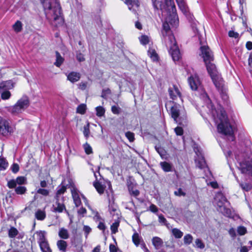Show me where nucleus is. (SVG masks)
Wrapping results in <instances>:
<instances>
[{
    "instance_id": "nucleus-1",
    "label": "nucleus",
    "mask_w": 252,
    "mask_h": 252,
    "mask_svg": "<svg viewBox=\"0 0 252 252\" xmlns=\"http://www.w3.org/2000/svg\"><path fill=\"white\" fill-rule=\"evenodd\" d=\"M154 7L162 11V15L167 13V16L162 25V42L169 49V52L174 61H179L181 54L177 45L174 36L170 30V26L176 28L179 20L176 14V9L173 0H155Z\"/></svg>"
},
{
    "instance_id": "nucleus-2",
    "label": "nucleus",
    "mask_w": 252,
    "mask_h": 252,
    "mask_svg": "<svg viewBox=\"0 0 252 252\" xmlns=\"http://www.w3.org/2000/svg\"><path fill=\"white\" fill-rule=\"evenodd\" d=\"M201 97L204 99L207 104V107L209 109V112L217 125L218 132L222 135L229 136V140L234 141L233 127L229 122L223 108L220 106H218L217 108H214L208 94L203 90H201Z\"/></svg>"
},
{
    "instance_id": "nucleus-3",
    "label": "nucleus",
    "mask_w": 252,
    "mask_h": 252,
    "mask_svg": "<svg viewBox=\"0 0 252 252\" xmlns=\"http://www.w3.org/2000/svg\"><path fill=\"white\" fill-rule=\"evenodd\" d=\"M43 6L46 17L52 25L58 26L63 23L59 0H43Z\"/></svg>"
},
{
    "instance_id": "nucleus-4",
    "label": "nucleus",
    "mask_w": 252,
    "mask_h": 252,
    "mask_svg": "<svg viewBox=\"0 0 252 252\" xmlns=\"http://www.w3.org/2000/svg\"><path fill=\"white\" fill-rule=\"evenodd\" d=\"M208 73L217 89L220 92L222 99L224 101L228 99L226 89L224 86L223 81L218 72L216 66L212 62L205 63Z\"/></svg>"
},
{
    "instance_id": "nucleus-5",
    "label": "nucleus",
    "mask_w": 252,
    "mask_h": 252,
    "mask_svg": "<svg viewBox=\"0 0 252 252\" xmlns=\"http://www.w3.org/2000/svg\"><path fill=\"white\" fill-rule=\"evenodd\" d=\"M167 109L170 110V113L174 121L177 123L179 120L185 114L184 108L181 105L177 104L174 101H169L166 104Z\"/></svg>"
},
{
    "instance_id": "nucleus-6",
    "label": "nucleus",
    "mask_w": 252,
    "mask_h": 252,
    "mask_svg": "<svg viewBox=\"0 0 252 252\" xmlns=\"http://www.w3.org/2000/svg\"><path fill=\"white\" fill-rule=\"evenodd\" d=\"M214 199L218 211L227 217H231L232 212L231 210L226 207V204L227 201L223 194L220 192H218L216 194Z\"/></svg>"
},
{
    "instance_id": "nucleus-7",
    "label": "nucleus",
    "mask_w": 252,
    "mask_h": 252,
    "mask_svg": "<svg viewBox=\"0 0 252 252\" xmlns=\"http://www.w3.org/2000/svg\"><path fill=\"white\" fill-rule=\"evenodd\" d=\"M241 158H243V154L235 156L238 162L237 166L242 173L252 176V157L243 159Z\"/></svg>"
},
{
    "instance_id": "nucleus-8",
    "label": "nucleus",
    "mask_w": 252,
    "mask_h": 252,
    "mask_svg": "<svg viewBox=\"0 0 252 252\" xmlns=\"http://www.w3.org/2000/svg\"><path fill=\"white\" fill-rule=\"evenodd\" d=\"M29 105V100L27 96H23L18 100L13 106L8 108V111L14 115H18L24 111Z\"/></svg>"
},
{
    "instance_id": "nucleus-9",
    "label": "nucleus",
    "mask_w": 252,
    "mask_h": 252,
    "mask_svg": "<svg viewBox=\"0 0 252 252\" xmlns=\"http://www.w3.org/2000/svg\"><path fill=\"white\" fill-rule=\"evenodd\" d=\"M14 87L13 84L10 81L3 82L0 83V93L1 97L3 100L9 99L11 96V93L9 90Z\"/></svg>"
},
{
    "instance_id": "nucleus-10",
    "label": "nucleus",
    "mask_w": 252,
    "mask_h": 252,
    "mask_svg": "<svg viewBox=\"0 0 252 252\" xmlns=\"http://www.w3.org/2000/svg\"><path fill=\"white\" fill-rule=\"evenodd\" d=\"M14 128L9 125L8 121L0 119V134L8 136L14 132Z\"/></svg>"
},
{
    "instance_id": "nucleus-11",
    "label": "nucleus",
    "mask_w": 252,
    "mask_h": 252,
    "mask_svg": "<svg viewBox=\"0 0 252 252\" xmlns=\"http://www.w3.org/2000/svg\"><path fill=\"white\" fill-rule=\"evenodd\" d=\"M194 151L196 154V156L195 157V162L196 166L200 169L207 168L202 151L198 148H194Z\"/></svg>"
},
{
    "instance_id": "nucleus-12",
    "label": "nucleus",
    "mask_w": 252,
    "mask_h": 252,
    "mask_svg": "<svg viewBox=\"0 0 252 252\" xmlns=\"http://www.w3.org/2000/svg\"><path fill=\"white\" fill-rule=\"evenodd\" d=\"M202 57L205 63L212 62L214 60L213 54L208 46H202L200 47Z\"/></svg>"
},
{
    "instance_id": "nucleus-13",
    "label": "nucleus",
    "mask_w": 252,
    "mask_h": 252,
    "mask_svg": "<svg viewBox=\"0 0 252 252\" xmlns=\"http://www.w3.org/2000/svg\"><path fill=\"white\" fill-rule=\"evenodd\" d=\"M53 211L58 213H62L64 210L67 215L68 212L66 210L65 206L63 203V198L56 197V201L53 205Z\"/></svg>"
},
{
    "instance_id": "nucleus-14",
    "label": "nucleus",
    "mask_w": 252,
    "mask_h": 252,
    "mask_svg": "<svg viewBox=\"0 0 252 252\" xmlns=\"http://www.w3.org/2000/svg\"><path fill=\"white\" fill-rule=\"evenodd\" d=\"M190 87L192 90L201 89V83L196 75H191L188 79Z\"/></svg>"
},
{
    "instance_id": "nucleus-15",
    "label": "nucleus",
    "mask_w": 252,
    "mask_h": 252,
    "mask_svg": "<svg viewBox=\"0 0 252 252\" xmlns=\"http://www.w3.org/2000/svg\"><path fill=\"white\" fill-rule=\"evenodd\" d=\"M176 2L181 11L190 20H192V15L189 11L185 0H176Z\"/></svg>"
},
{
    "instance_id": "nucleus-16",
    "label": "nucleus",
    "mask_w": 252,
    "mask_h": 252,
    "mask_svg": "<svg viewBox=\"0 0 252 252\" xmlns=\"http://www.w3.org/2000/svg\"><path fill=\"white\" fill-rule=\"evenodd\" d=\"M73 201L76 207L79 206L81 204L80 193L78 190L75 187H71L70 189Z\"/></svg>"
},
{
    "instance_id": "nucleus-17",
    "label": "nucleus",
    "mask_w": 252,
    "mask_h": 252,
    "mask_svg": "<svg viewBox=\"0 0 252 252\" xmlns=\"http://www.w3.org/2000/svg\"><path fill=\"white\" fill-rule=\"evenodd\" d=\"M89 209L92 211L93 214L94 215V220L96 221L99 222L97 227L101 230L104 231L106 228V226L104 224V220L101 218L97 212L93 210L90 206H88Z\"/></svg>"
},
{
    "instance_id": "nucleus-18",
    "label": "nucleus",
    "mask_w": 252,
    "mask_h": 252,
    "mask_svg": "<svg viewBox=\"0 0 252 252\" xmlns=\"http://www.w3.org/2000/svg\"><path fill=\"white\" fill-rule=\"evenodd\" d=\"M168 92L170 98L173 100H176L178 97H179L182 101L181 97V94L178 88L175 86L170 87L168 89Z\"/></svg>"
},
{
    "instance_id": "nucleus-19",
    "label": "nucleus",
    "mask_w": 252,
    "mask_h": 252,
    "mask_svg": "<svg viewBox=\"0 0 252 252\" xmlns=\"http://www.w3.org/2000/svg\"><path fill=\"white\" fill-rule=\"evenodd\" d=\"M80 77V74L76 72H71L67 75V79L73 83L78 81Z\"/></svg>"
},
{
    "instance_id": "nucleus-20",
    "label": "nucleus",
    "mask_w": 252,
    "mask_h": 252,
    "mask_svg": "<svg viewBox=\"0 0 252 252\" xmlns=\"http://www.w3.org/2000/svg\"><path fill=\"white\" fill-rule=\"evenodd\" d=\"M152 244L157 250L159 249L163 245V241L158 237H154L152 239Z\"/></svg>"
},
{
    "instance_id": "nucleus-21",
    "label": "nucleus",
    "mask_w": 252,
    "mask_h": 252,
    "mask_svg": "<svg viewBox=\"0 0 252 252\" xmlns=\"http://www.w3.org/2000/svg\"><path fill=\"white\" fill-rule=\"evenodd\" d=\"M35 217L37 220H43L46 217V213L44 210L38 209L35 213Z\"/></svg>"
},
{
    "instance_id": "nucleus-22",
    "label": "nucleus",
    "mask_w": 252,
    "mask_h": 252,
    "mask_svg": "<svg viewBox=\"0 0 252 252\" xmlns=\"http://www.w3.org/2000/svg\"><path fill=\"white\" fill-rule=\"evenodd\" d=\"M59 237L63 239H67L69 237V233L68 230L64 228H61L59 231Z\"/></svg>"
},
{
    "instance_id": "nucleus-23",
    "label": "nucleus",
    "mask_w": 252,
    "mask_h": 252,
    "mask_svg": "<svg viewBox=\"0 0 252 252\" xmlns=\"http://www.w3.org/2000/svg\"><path fill=\"white\" fill-rule=\"evenodd\" d=\"M57 245L60 251L65 252L67 248L66 242L63 240H60L57 241Z\"/></svg>"
},
{
    "instance_id": "nucleus-24",
    "label": "nucleus",
    "mask_w": 252,
    "mask_h": 252,
    "mask_svg": "<svg viewBox=\"0 0 252 252\" xmlns=\"http://www.w3.org/2000/svg\"><path fill=\"white\" fill-rule=\"evenodd\" d=\"M55 54L56 62L54 63V64L57 67H60L63 63L64 59L58 51H56Z\"/></svg>"
},
{
    "instance_id": "nucleus-25",
    "label": "nucleus",
    "mask_w": 252,
    "mask_h": 252,
    "mask_svg": "<svg viewBox=\"0 0 252 252\" xmlns=\"http://www.w3.org/2000/svg\"><path fill=\"white\" fill-rule=\"evenodd\" d=\"M125 3L128 5L129 10H131L133 7L138 8L139 6V2L138 0H125Z\"/></svg>"
},
{
    "instance_id": "nucleus-26",
    "label": "nucleus",
    "mask_w": 252,
    "mask_h": 252,
    "mask_svg": "<svg viewBox=\"0 0 252 252\" xmlns=\"http://www.w3.org/2000/svg\"><path fill=\"white\" fill-rule=\"evenodd\" d=\"M38 236V242L39 244L47 241L45 238V232L44 231H40L37 232Z\"/></svg>"
},
{
    "instance_id": "nucleus-27",
    "label": "nucleus",
    "mask_w": 252,
    "mask_h": 252,
    "mask_svg": "<svg viewBox=\"0 0 252 252\" xmlns=\"http://www.w3.org/2000/svg\"><path fill=\"white\" fill-rule=\"evenodd\" d=\"M94 186L99 194H102L103 193L105 188L104 186L101 183L97 182H94Z\"/></svg>"
},
{
    "instance_id": "nucleus-28",
    "label": "nucleus",
    "mask_w": 252,
    "mask_h": 252,
    "mask_svg": "<svg viewBox=\"0 0 252 252\" xmlns=\"http://www.w3.org/2000/svg\"><path fill=\"white\" fill-rule=\"evenodd\" d=\"M120 225V221L118 220H115L110 226L112 234H115L118 232V228Z\"/></svg>"
},
{
    "instance_id": "nucleus-29",
    "label": "nucleus",
    "mask_w": 252,
    "mask_h": 252,
    "mask_svg": "<svg viewBox=\"0 0 252 252\" xmlns=\"http://www.w3.org/2000/svg\"><path fill=\"white\" fill-rule=\"evenodd\" d=\"M172 233L174 236L177 239L182 238L183 235V232L176 228L172 229Z\"/></svg>"
},
{
    "instance_id": "nucleus-30",
    "label": "nucleus",
    "mask_w": 252,
    "mask_h": 252,
    "mask_svg": "<svg viewBox=\"0 0 252 252\" xmlns=\"http://www.w3.org/2000/svg\"><path fill=\"white\" fill-rule=\"evenodd\" d=\"M160 164L161 165L162 169L165 172H169L171 171L172 166L169 163L164 161L160 162Z\"/></svg>"
},
{
    "instance_id": "nucleus-31",
    "label": "nucleus",
    "mask_w": 252,
    "mask_h": 252,
    "mask_svg": "<svg viewBox=\"0 0 252 252\" xmlns=\"http://www.w3.org/2000/svg\"><path fill=\"white\" fill-rule=\"evenodd\" d=\"M13 29L16 32H19L22 31V24L21 21H17L13 25Z\"/></svg>"
},
{
    "instance_id": "nucleus-32",
    "label": "nucleus",
    "mask_w": 252,
    "mask_h": 252,
    "mask_svg": "<svg viewBox=\"0 0 252 252\" xmlns=\"http://www.w3.org/2000/svg\"><path fill=\"white\" fill-rule=\"evenodd\" d=\"M71 242L72 245L77 247L82 244V240L81 238H78L76 236H74L71 239Z\"/></svg>"
},
{
    "instance_id": "nucleus-33",
    "label": "nucleus",
    "mask_w": 252,
    "mask_h": 252,
    "mask_svg": "<svg viewBox=\"0 0 252 252\" xmlns=\"http://www.w3.org/2000/svg\"><path fill=\"white\" fill-rule=\"evenodd\" d=\"M148 52L149 56L153 61L158 60V55L154 49L149 48Z\"/></svg>"
},
{
    "instance_id": "nucleus-34",
    "label": "nucleus",
    "mask_w": 252,
    "mask_h": 252,
    "mask_svg": "<svg viewBox=\"0 0 252 252\" xmlns=\"http://www.w3.org/2000/svg\"><path fill=\"white\" fill-rule=\"evenodd\" d=\"M8 162L3 158H0V170H4L8 167Z\"/></svg>"
},
{
    "instance_id": "nucleus-35",
    "label": "nucleus",
    "mask_w": 252,
    "mask_h": 252,
    "mask_svg": "<svg viewBox=\"0 0 252 252\" xmlns=\"http://www.w3.org/2000/svg\"><path fill=\"white\" fill-rule=\"evenodd\" d=\"M18 233V231L17 229L14 227H11L8 231V235L10 238L15 237L16 235H17Z\"/></svg>"
},
{
    "instance_id": "nucleus-36",
    "label": "nucleus",
    "mask_w": 252,
    "mask_h": 252,
    "mask_svg": "<svg viewBox=\"0 0 252 252\" xmlns=\"http://www.w3.org/2000/svg\"><path fill=\"white\" fill-rule=\"evenodd\" d=\"M193 240V237L190 234H187L184 237V242L186 245L190 244Z\"/></svg>"
},
{
    "instance_id": "nucleus-37",
    "label": "nucleus",
    "mask_w": 252,
    "mask_h": 252,
    "mask_svg": "<svg viewBox=\"0 0 252 252\" xmlns=\"http://www.w3.org/2000/svg\"><path fill=\"white\" fill-rule=\"evenodd\" d=\"M140 43L143 45H146L149 42L150 39L149 36L145 35H141L139 38Z\"/></svg>"
},
{
    "instance_id": "nucleus-38",
    "label": "nucleus",
    "mask_w": 252,
    "mask_h": 252,
    "mask_svg": "<svg viewBox=\"0 0 252 252\" xmlns=\"http://www.w3.org/2000/svg\"><path fill=\"white\" fill-rule=\"evenodd\" d=\"M27 190V189L24 186H19L15 188V191L17 194H23Z\"/></svg>"
},
{
    "instance_id": "nucleus-39",
    "label": "nucleus",
    "mask_w": 252,
    "mask_h": 252,
    "mask_svg": "<svg viewBox=\"0 0 252 252\" xmlns=\"http://www.w3.org/2000/svg\"><path fill=\"white\" fill-rule=\"evenodd\" d=\"M86 110V105L84 104L79 105L77 108V112L81 114H84Z\"/></svg>"
},
{
    "instance_id": "nucleus-40",
    "label": "nucleus",
    "mask_w": 252,
    "mask_h": 252,
    "mask_svg": "<svg viewBox=\"0 0 252 252\" xmlns=\"http://www.w3.org/2000/svg\"><path fill=\"white\" fill-rule=\"evenodd\" d=\"M240 186L244 191H249L252 189V186L248 183H240Z\"/></svg>"
},
{
    "instance_id": "nucleus-41",
    "label": "nucleus",
    "mask_w": 252,
    "mask_h": 252,
    "mask_svg": "<svg viewBox=\"0 0 252 252\" xmlns=\"http://www.w3.org/2000/svg\"><path fill=\"white\" fill-rule=\"evenodd\" d=\"M15 181H16L17 184L18 185H24L26 184L27 179L26 177L23 176L18 177Z\"/></svg>"
},
{
    "instance_id": "nucleus-42",
    "label": "nucleus",
    "mask_w": 252,
    "mask_h": 252,
    "mask_svg": "<svg viewBox=\"0 0 252 252\" xmlns=\"http://www.w3.org/2000/svg\"><path fill=\"white\" fill-rule=\"evenodd\" d=\"M95 110L96 111V115L98 117H101L104 114L105 110L102 107L97 106L95 108Z\"/></svg>"
},
{
    "instance_id": "nucleus-43",
    "label": "nucleus",
    "mask_w": 252,
    "mask_h": 252,
    "mask_svg": "<svg viewBox=\"0 0 252 252\" xmlns=\"http://www.w3.org/2000/svg\"><path fill=\"white\" fill-rule=\"evenodd\" d=\"M83 148H84L85 153L87 155H89V154L92 153V152H93L92 148L91 146L90 145V144H89L88 143H86L85 144H84Z\"/></svg>"
},
{
    "instance_id": "nucleus-44",
    "label": "nucleus",
    "mask_w": 252,
    "mask_h": 252,
    "mask_svg": "<svg viewBox=\"0 0 252 252\" xmlns=\"http://www.w3.org/2000/svg\"><path fill=\"white\" fill-rule=\"evenodd\" d=\"M132 241L134 244L137 247L140 243V239L137 233H134L132 236Z\"/></svg>"
},
{
    "instance_id": "nucleus-45",
    "label": "nucleus",
    "mask_w": 252,
    "mask_h": 252,
    "mask_svg": "<svg viewBox=\"0 0 252 252\" xmlns=\"http://www.w3.org/2000/svg\"><path fill=\"white\" fill-rule=\"evenodd\" d=\"M66 190V187L64 186H62L59 187L57 190L56 197L60 198L59 195L63 194Z\"/></svg>"
},
{
    "instance_id": "nucleus-46",
    "label": "nucleus",
    "mask_w": 252,
    "mask_h": 252,
    "mask_svg": "<svg viewBox=\"0 0 252 252\" xmlns=\"http://www.w3.org/2000/svg\"><path fill=\"white\" fill-rule=\"evenodd\" d=\"M126 136L130 142H133L134 138V134L131 132L127 131L125 134Z\"/></svg>"
},
{
    "instance_id": "nucleus-47",
    "label": "nucleus",
    "mask_w": 252,
    "mask_h": 252,
    "mask_svg": "<svg viewBox=\"0 0 252 252\" xmlns=\"http://www.w3.org/2000/svg\"><path fill=\"white\" fill-rule=\"evenodd\" d=\"M195 246L199 249H203L205 247L204 244L199 239H196L195 241Z\"/></svg>"
},
{
    "instance_id": "nucleus-48",
    "label": "nucleus",
    "mask_w": 252,
    "mask_h": 252,
    "mask_svg": "<svg viewBox=\"0 0 252 252\" xmlns=\"http://www.w3.org/2000/svg\"><path fill=\"white\" fill-rule=\"evenodd\" d=\"M237 232L240 235H243L247 232L246 228L242 226H239L237 228Z\"/></svg>"
},
{
    "instance_id": "nucleus-49",
    "label": "nucleus",
    "mask_w": 252,
    "mask_h": 252,
    "mask_svg": "<svg viewBox=\"0 0 252 252\" xmlns=\"http://www.w3.org/2000/svg\"><path fill=\"white\" fill-rule=\"evenodd\" d=\"M39 246H40V249L42 252L50 249L49 248V244L48 243L47 241L45 242L40 244Z\"/></svg>"
},
{
    "instance_id": "nucleus-50",
    "label": "nucleus",
    "mask_w": 252,
    "mask_h": 252,
    "mask_svg": "<svg viewBox=\"0 0 252 252\" xmlns=\"http://www.w3.org/2000/svg\"><path fill=\"white\" fill-rule=\"evenodd\" d=\"M17 185L15 180H10L7 182V187L9 189L15 188Z\"/></svg>"
},
{
    "instance_id": "nucleus-51",
    "label": "nucleus",
    "mask_w": 252,
    "mask_h": 252,
    "mask_svg": "<svg viewBox=\"0 0 252 252\" xmlns=\"http://www.w3.org/2000/svg\"><path fill=\"white\" fill-rule=\"evenodd\" d=\"M129 191L130 194L134 197H136V196H138L139 194V191L137 189L129 188Z\"/></svg>"
},
{
    "instance_id": "nucleus-52",
    "label": "nucleus",
    "mask_w": 252,
    "mask_h": 252,
    "mask_svg": "<svg viewBox=\"0 0 252 252\" xmlns=\"http://www.w3.org/2000/svg\"><path fill=\"white\" fill-rule=\"evenodd\" d=\"M37 193L41 194L44 196H47L49 191L48 190L43 189H39L37 190Z\"/></svg>"
},
{
    "instance_id": "nucleus-53",
    "label": "nucleus",
    "mask_w": 252,
    "mask_h": 252,
    "mask_svg": "<svg viewBox=\"0 0 252 252\" xmlns=\"http://www.w3.org/2000/svg\"><path fill=\"white\" fill-rule=\"evenodd\" d=\"M83 134L86 138H88L90 134V129L89 127V125L84 126L83 130Z\"/></svg>"
},
{
    "instance_id": "nucleus-54",
    "label": "nucleus",
    "mask_w": 252,
    "mask_h": 252,
    "mask_svg": "<svg viewBox=\"0 0 252 252\" xmlns=\"http://www.w3.org/2000/svg\"><path fill=\"white\" fill-rule=\"evenodd\" d=\"M11 169L12 170V171L14 173H17L19 170V165L17 163H13L11 167Z\"/></svg>"
},
{
    "instance_id": "nucleus-55",
    "label": "nucleus",
    "mask_w": 252,
    "mask_h": 252,
    "mask_svg": "<svg viewBox=\"0 0 252 252\" xmlns=\"http://www.w3.org/2000/svg\"><path fill=\"white\" fill-rule=\"evenodd\" d=\"M83 231H84L86 237L87 238L88 234L91 232L92 229L88 225H84L83 227Z\"/></svg>"
},
{
    "instance_id": "nucleus-56",
    "label": "nucleus",
    "mask_w": 252,
    "mask_h": 252,
    "mask_svg": "<svg viewBox=\"0 0 252 252\" xmlns=\"http://www.w3.org/2000/svg\"><path fill=\"white\" fill-rule=\"evenodd\" d=\"M174 194L176 196H185L186 193L184 192L181 189H179L177 190L174 191Z\"/></svg>"
},
{
    "instance_id": "nucleus-57",
    "label": "nucleus",
    "mask_w": 252,
    "mask_h": 252,
    "mask_svg": "<svg viewBox=\"0 0 252 252\" xmlns=\"http://www.w3.org/2000/svg\"><path fill=\"white\" fill-rule=\"evenodd\" d=\"M158 220L159 222L167 226L168 224L167 223L166 220L162 215H160L158 216Z\"/></svg>"
},
{
    "instance_id": "nucleus-58",
    "label": "nucleus",
    "mask_w": 252,
    "mask_h": 252,
    "mask_svg": "<svg viewBox=\"0 0 252 252\" xmlns=\"http://www.w3.org/2000/svg\"><path fill=\"white\" fill-rule=\"evenodd\" d=\"M228 35L231 37H234L237 38L239 37V33L234 32L233 31H230L228 32Z\"/></svg>"
},
{
    "instance_id": "nucleus-59",
    "label": "nucleus",
    "mask_w": 252,
    "mask_h": 252,
    "mask_svg": "<svg viewBox=\"0 0 252 252\" xmlns=\"http://www.w3.org/2000/svg\"><path fill=\"white\" fill-rule=\"evenodd\" d=\"M174 130L178 135H182L183 133V129L181 127L177 126L175 128Z\"/></svg>"
},
{
    "instance_id": "nucleus-60",
    "label": "nucleus",
    "mask_w": 252,
    "mask_h": 252,
    "mask_svg": "<svg viewBox=\"0 0 252 252\" xmlns=\"http://www.w3.org/2000/svg\"><path fill=\"white\" fill-rule=\"evenodd\" d=\"M76 58L79 62H82L85 60L83 55L80 53H77Z\"/></svg>"
},
{
    "instance_id": "nucleus-61",
    "label": "nucleus",
    "mask_w": 252,
    "mask_h": 252,
    "mask_svg": "<svg viewBox=\"0 0 252 252\" xmlns=\"http://www.w3.org/2000/svg\"><path fill=\"white\" fill-rule=\"evenodd\" d=\"M111 110L115 114H118L120 113V108L116 106H112Z\"/></svg>"
},
{
    "instance_id": "nucleus-62",
    "label": "nucleus",
    "mask_w": 252,
    "mask_h": 252,
    "mask_svg": "<svg viewBox=\"0 0 252 252\" xmlns=\"http://www.w3.org/2000/svg\"><path fill=\"white\" fill-rule=\"evenodd\" d=\"M150 210L153 213H156L158 212V209L156 205L151 204L150 206Z\"/></svg>"
},
{
    "instance_id": "nucleus-63",
    "label": "nucleus",
    "mask_w": 252,
    "mask_h": 252,
    "mask_svg": "<svg viewBox=\"0 0 252 252\" xmlns=\"http://www.w3.org/2000/svg\"><path fill=\"white\" fill-rule=\"evenodd\" d=\"M87 83L81 82L79 84V88L82 90H84L87 88Z\"/></svg>"
},
{
    "instance_id": "nucleus-64",
    "label": "nucleus",
    "mask_w": 252,
    "mask_h": 252,
    "mask_svg": "<svg viewBox=\"0 0 252 252\" xmlns=\"http://www.w3.org/2000/svg\"><path fill=\"white\" fill-rule=\"evenodd\" d=\"M117 247L113 244H110L109 246V251L110 252H117Z\"/></svg>"
}]
</instances>
